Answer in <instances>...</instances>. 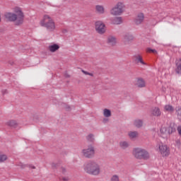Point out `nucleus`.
I'll return each mask as SVG.
<instances>
[{
  "instance_id": "nucleus-1",
  "label": "nucleus",
  "mask_w": 181,
  "mask_h": 181,
  "mask_svg": "<svg viewBox=\"0 0 181 181\" xmlns=\"http://www.w3.org/2000/svg\"><path fill=\"white\" fill-rule=\"evenodd\" d=\"M4 18L8 22H14L15 25L19 26L22 25L25 21V13L23 8L19 6L13 8V12H6L4 14Z\"/></svg>"
},
{
  "instance_id": "nucleus-2",
  "label": "nucleus",
  "mask_w": 181,
  "mask_h": 181,
  "mask_svg": "<svg viewBox=\"0 0 181 181\" xmlns=\"http://www.w3.org/2000/svg\"><path fill=\"white\" fill-rule=\"evenodd\" d=\"M40 25L50 33H53L56 30V22L53 17L49 14H45L42 16Z\"/></svg>"
},
{
  "instance_id": "nucleus-3",
  "label": "nucleus",
  "mask_w": 181,
  "mask_h": 181,
  "mask_svg": "<svg viewBox=\"0 0 181 181\" xmlns=\"http://www.w3.org/2000/svg\"><path fill=\"white\" fill-rule=\"evenodd\" d=\"M83 170L88 175L98 176L101 173V167H100L98 163L94 160H90L83 165Z\"/></svg>"
},
{
  "instance_id": "nucleus-4",
  "label": "nucleus",
  "mask_w": 181,
  "mask_h": 181,
  "mask_svg": "<svg viewBox=\"0 0 181 181\" xmlns=\"http://www.w3.org/2000/svg\"><path fill=\"white\" fill-rule=\"evenodd\" d=\"M132 155L134 158L139 160H148L151 158L149 152L142 148H134L132 151Z\"/></svg>"
},
{
  "instance_id": "nucleus-5",
  "label": "nucleus",
  "mask_w": 181,
  "mask_h": 181,
  "mask_svg": "<svg viewBox=\"0 0 181 181\" xmlns=\"http://www.w3.org/2000/svg\"><path fill=\"white\" fill-rule=\"evenodd\" d=\"M124 9L125 4H124V2L119 1L110 9V15H112V16H119L124 13Z\"/></svg>"
},
{
  "instance_id": "nucleus-6",
  "label": "nucleus",
  "mask_w": 181,
  "mask_h": 181,
  "mask_svg": "<svg viewBox=\"0 0 181 181\" xmlns=\"http://www.w3.org/2000/svg\"><path fill=\"white\" fill-rule=\"evenodd\" d=\"M81 154L82 156H84V158L91 159V158H94V155H95V148L94 146L90 145L87 148L82 149Z\"/></svg>"
},
{
  "instance_id": "nucleus-7",
  "label": "nucleus",
  "mask_w": 181,
  "mask_h": 181,
  "mask_svg": "<svg viewBox=\"0 0 181 181\" xmlns=\"http://www.w3.org/2000/svg\"><path fill=\"white\" fill-rule=\"evenodd\" d=\"M95 30L99 35H104L107 30L105 28V24L101 21H96L95 23Z\"/></svg>"
},
{
  "instance_id": "nucleus-8",
  "label": "nucleus",
  "mask_w": 181,
  "mask_h": 181,
  "mask_svg": "<svg viewBox=\"0 0 181 181\" xmlns=\"http://www.w3.org/2000/svg\"><path fill=\"white\" fill-rule=\"evenodd\" d=\"M145 21V15L143 13H139L134 18V23L136 25H142Z\"/></svg>"
},
{
  "instance_id": "nucleus-9",
  "label": "nucleus",
  "mask_w": 181,
  "mask_h": 181,
  "mask_svg": "<svg viewBox=\"0 0 181 181\" xmlns=\"http://www.w3.org/2000/svg\"><path fill=\"white\" fill-rule=\"evenodd\" d=\"M159 151L160 152L162 156H169V154L170 153V150H169V148H168V146L166 145H160L159 146Z\"/></svg>"
},
{
  "instance_id": "nucleus-10",
  "label": "nucleus",
  "mask_w": 181,
  "mask_h": 181,
  "mask_svg": "<svg viewBox=\"0 0 181 181\" xmlns=\"http://www.w3.org/2000/svg\"><path fill=\"white\" fill-rule=\"evenodd\" d=\"M133 59L137 64H142L143 66H146V63L144 62V58L142 57V55L139 54H136L133 57Z\"/></svg>"
},
{
  "instance_id": "nucleus-11",
  "label": "nucleus",
  "mask_w": 181,
  "mask_h": 181,
  "mask_svg": "<svg viewBox=\"0 0 181 181\" xmlns=\"http://www.w3.org/2000/svg\"><path fill=\"white\" fill-rule=\"evenodd\" d=\"M135 86L139 87V88H144V87H146V82L144 78H137L135 80Z\"/></svg>"
},
{
  "instance_id": "nucleus-12",
  "label": "nucleus",
  "mask_w": 181,
  "mask_h": 181,
  "mask_svg": "<svg viewBox=\"0 0 181 181\" xmlns=\"http://www.w3.org/2000/svg\"><path fill=\"white\" fill-rule=\"evenodd\" d=\"M95 11L99 15H104L105 13V7L103 5L98 4L95 6Z\"/></svg>"
},
{
  "instance_id": "nucleus-13",
  "label": "nucleus",
  "mask_w": 181,
  "mask_h": 181,
  "mask_svg": "<svg viewBox=\"0 0 181 181\" xmlns=\"http://www.w3.org/2000/svg\"><path fill=\"white\" fill-rule=\"evenodd\" d=\"M59 49H60V45L57 44H51L48 46V50L51 52V53H55Z\"/></svg>"
},
{
  "instance_id": "nucleus-14",
  "label": "nucleus",
  "mask_w": 181,
  "mask_h": 181,
  "mask_svg": "<svg viewBox=\"0 0 181 181\" xmlns=\"http://www.w3.org/2000/svg\"><path fill=\"white\" fill-rule=\"evenodd\" d=\"M175 73L177 74H181V59L175 60Z\"/></svg>"
},
{
  "instance_id": "nucleus-15",
  "label": "nucleus",
  "mask_w": 181,
  "mask_h": 181,
  "mask_svg": "<svg viewBox=\"0 0 181 181\" xmlns=\"http://www.w3.org/2000/svg\"><path fill=\"white\" fill-rule=\"evenodd\" d=\"M107 43L110 46H115L117 45V38L114 36H109L107 37Z\"/></svg>"
},
{
  "instance_id": "nucleus-16",
  "label": "nucleus",
  "mask_w": 181,
  "mask_h": 181,
  "mask_svg": "<svg viewBox=\"0 0 181 181\" xmlns=\"http://www.w3.org/2000/svg\"><path fill=\"white\" fill-rule=\"evenodd\" d=\"M112 23H113V25H121V23H122V18L115 17L113 19H112Z\"/></svg>"
},
{
  "instance_id": "nucleus-17",
  "label": "nucleus",
  "mask_w": 181,
  "mask_h": 181,
  "mask_svg": "<svg viewBox=\"0 0 181 181\" xmlns=\"http://www.w3.org/2000/svg\"><path fill=\"white\" fill-rule=\"evenodd\" d=\"M173 132H176V127L175 124H170L168 128V134L170 135V134H173Z\"/></svg>"
},
{
  "instance_id": "nucleus-18",
  "label": "nucleus",
  "mask_w": 181,
  "mask_h": 181,
  "mask_svg": "<svg viewBox=\"0 0 181 181\" xmlns=\"http://www.w3.org/2000/svg\"><path fill=\"white\" fill-rule=\"evenodd\" d=\"M103 115L105 118H110V117H111L112 113H111V110L110 109H104L103 110Z\"/></svg>"
},
{
  "instance_id": "nucleus-19",
  "label": "nucleus",
  "mask_w": 181,
  "mask_h": 181,
  "mask_svg": "<svg viewBox=\"0 0 181 181\" xmlns=\"http://www.w3.org/2000/svg\"><path fill=\"white\" fill-rule=\"evenodd\" d=\"M119 146L122 149H127V148H128L129 146V144H128L127 141H122L119 142Z\"/></svg>"
},
{
  "instance_id": "nucleus-20",
  "label": "nucleus",
  "mask_w": 181,
  "mask_h": 181,
  "mask_svg": "<svg viewBox=\"0 0 181 181\" xmlns=\"http://www.w3.org/2000/svg\"><path fill=\"white\" fill-rule=\"evenodd\" d=\"M152 115H154V117H158L159 116V107H153L151 110Z\"/></svg>"
},
{
  "instance_id": "nucleus-21",
  "label": "nucleus",
  "mask_w": 181,
  "mask_h": 181,
  "mask_svg": "<svg viewBox=\"0 0 181 181\" xmlns=\"http://www.w3.org/2000/svg\"><path fill=\"white\" fill-rule=\"evenodd\" d=\"M128 135L131 139H135L138 136V132H129Z\"/></svg>"
},
{
  "instance_id": "nucleus-22",
  "label": "nucleus",
  "mask_w": 181,
  "mask_h": 181,
  "mask_svg": "<svg viewBox=\"0 0 181 181\" xmlns=\"http://www.w3.org/2000/svg\"><path fill=\"white\" fill-rule=\"evenodd\" d=\"M7 125H8V127H13V128H16V127H18V123L15 120H10L7 122Z\"/></svg>"
},
{
  "instance_id": "nucleus-23",
  "label": "nucleus",
  "mask_w": 181,
  "mask_h": 181,
  "mask_svg": "<svg viewBox=\"0 0 181 181\" xmlns=\"http://www.w3.org/2000/svg\"><path fill=\"white\" fill-rule=\"evenodd\" d=\"M86 139L89 142H94V141H95V138L93 134H89L88 136H86Z\"/></svg>"
},
{
  "instance_id": "nucleus-24",
  "label": "nucleus",
  "mask_w": 181,
  "mask_h": 181,
  "mask_svg": "<svg viewBox=\"0 0 181 181\" xmlns=\"http://www.w3.org/2000/svg\"><path fill=\"white\" fill-rule=\"evenodd\" d=\"M146 53H153V54H158V52L155 49H152L151 47H148L146 49Z\"/></svg>"
},
{
  "instance_id": "nucleus-25",
  "label": "nucleus",
  "mask_w": 181,
  "mask_h": 181,
  "mask_svg": "<svg viewBox=\"0 0 181 181\" xmlns=\"http://www.w3.org/2000/svg\"><path fill=\"white\" fill-rule=\"evenodd\" d=\"M134 125L137 128H141V127H142V125H143V122H141V120L136 119L134 121Z\"/></svg>"
},
{
  "instance_id": "nucleus-26",
  "label": "nucleus",
  "mask_w": 181,
  "mask_h": 181,
  "mask_svg": "<svg viewBox=\"0 0 181 181\" xmlns=\"http://www.w3.org/2000/svg\"><path fill=\"white\" fill-rule=\"evenodd\" d=\"M165 111H170V112H173V111H175V109L170 105H165Z\"/></svg>"
},
{
  "instance_id": "nucleus-27",
  "label": "nucleus",
  "mask_w": 181,
  "mask_h": 181,
  "mask_svg": "<svg viewBox=\"0 0 181 181\" xmlns=\"http://www.w3.org/2000/svg\"><path fill=\"white\" fill-rule=\"evenodd\" d=\"M8 159V156L5 154H0V163L5 162Z\"/></svg>"
},
{
  "instance_id": "nucleus-28",
  "label": "nucleus",
  "mask_w": 181,
  "mask_h": 181,
  "mask_svg": "<svg viewBox=\"0 0 181 181\" xmlns=\"http://www.w3.org/2000/svg\"><path fill=\"white\" fill-rule=\"evenodd\" d=\"M161 134H168V127L162 126L160 129Z\"/></svg>"
},
{
  "instance_id": "nucleus-29",
  "label": "nucleus",
  "mask_w": 181,
  "mask_h": 181,
  "mask_svg": "<svg viewBox=\"0 0 181 181\" xmlns=\"http://www.w3.org/2000/svg\"><path fill=\"white\" fill-rule=\"evenodd\" d=\"M23 168H28L29 169H36V167L33 164H28V165H23Z\"/></svg>"
},
{
  "instance_id": "nucleus-30",
  "label": "nucleus",
  "mask_w": 181,
  "mask_h": 181,
  "mask_svg": "<svg viewBox=\"0 0 181 181\" xmlns=\"http://www.w3.org/2000/svg\"><path fill=\"white\" fill-rule=\"evenodd\" d=\"M61 172L62 173V175H69V172L67 171V169H66V168L62 167L61 168Z\"/></svg>"
},
{
  "instance_id": "nucleus-31",
  "label": "nucleus",
  "mask_w": 181,
  "mask_h": 181,
  "mask_svg": "<svg viewBox=\"0 0 181 181\" xmlns=\"http://www.w3.org/2000/svg\"><path fill=\"white\" fill-rule=\"evenodd\" d=\"M176 112H177V115L178 118L181 119V107H178L176 110Z\"/></svg>"
},
{
  "instance_id": "nucleus-32",
  "label": "nucleus",
  "mask_w": 181,
  "mask_h": 181,
  "mask_svg": "<svg viewBox=\"0 0 181 181\" xmlns=\"http://www.w3.org/2000/svg\"><path fill=\"white\" fill-rule=\"evenodd\" d=\"M111 181H119L118 175H113L111 178Z\"/></svg>"
},
{
  "instance_id": "nucleus-33",
  "label": "nucleus",
  "mask_w": 181,
  "mask_h": 181,
  "mask_svg": "<svg viewBox=\"0 0 181 181\" xmlns=\"http://www.w3.org/2000/svg\"><path fill=\"white\" fill-rule=\"evenodd\" d=\"M82 73H83V74H86V76H90L91 77H93V74L90 73V72H88V71H86L84 70H82Z\"/></svg>"
},
{
  "instance_id": "nucleus-34",
  "label": "nucleus",
  "mask_w": 181,
  "mask_h": 181,
  "mask_svg": "<svg viewBox=\"0 0 181 181\" xmlns=\"http://www.w3.org/2000/svg\"><path fill=\"white\" fill-rule=\"evenodd\" d=\"M62 180L64 181H69L70 180V178L69 177V176H66V177H62Z\"/></svg>"
},
{
  "instance_id": "nucleus-35",
  "label": "nucleus",
  "mask_w": 181,
  "mask_h": 181,
  "mask_svg": "<svg viewBox=\"0 0 181 181\" xmlns=\"http://www.w3.org/2000/svg\"><path fill=\"white\" fill-rule=\"evenodd\" d=\"M177 129L178 131L179 135H180V136H181V126H179Z\"/></svg>"
},
{
  "instance_id": "nucleus-36",
  "label": "nucleus",
  "mask_w": 181,
  "mask_h": 181,
  "mask_svg": "<svg viewBox=\"0 0 181 181\" xmlns=\"http://www.w3.org/2000/svg\"><path fill=\"white\" fill-rule=\"evenodd\" d=\"M124 39L125 40H128L129 39H132V36L125 35Z\"/></svg>"
},
{
  "instance_id": "nucleus-37",
  "label": "nucleus",
  "mask_w": 181,
  "mask_h": 181,
  "mask_svg": "<svg viewBox=\"0 0 181 181\" xmlns=\"http://www.w3.org/2000/svg\"><path fill=\"white\" fill-rule=\"evenodd\" d=\"M1 14H0V22H1Z\"/></svg>"
},
{
  "instance_id": "nucleus-38",
  "label": "nucleus",
  "mask_w": 181,
  "mask_h": 181,
  "mask_svg": "<svg viewBox=\"0 0 181 181\" xmlns=\"http://www.w3.org/2000/svg\"><path fill=\"white\" fill-rule=\"evenodd\" d=\"M106 121H107V119H104V122H105Z\"/></svg>"
}]
</instances>
